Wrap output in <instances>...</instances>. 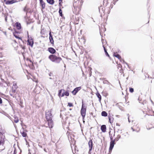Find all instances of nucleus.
I'll use <instances>...</instances> for the list:
<instances>
[{
  "instance_id": "4",
  "label": "nucleus",
  "mask_w": 154,
  "mask_h": 154,
  "mask_svg": "<svg viewBox=\"0 0 154 154\" xmlns=\"http://www.w3.org/2000/svg\"><path fill=\"white\" fill-rule=\"evenodd\" d=\"M28 35V33L27 32ZM34 44L33 39L31 37H29V35H28L27 44L32 47Z\"/></svg>"
},
{
  "instance_id": "10",
  "label": "nucleus",
  "mask_w": 154,
  "mask_h": 154,
  "mask_svg": "<svg viewBox=\"0 0 154 154\" xmlns=\"http://www.w3.org/2000/svg\"><path fill=\"white\" fill-rule=\"evenodd\" d=\"M113 115L112 114H110L109 113L108 115V118L109 122L112 124L113 121Z\"/></svg>"
},
{
  "instance_id": "3",
  "label": "nucleus",
  "mask_w": 154,
  "mask_h": 154,
  "mask_svg": "<svg viewBox=\"0 0 154 154\" xmlns=\"http://www.w3.org/2000/svg\"><path fill=\"white\" fill-rule=\"evenodd\" d=\"M86 108L87 106L84 104L83 101H82V105L80 112L83 119H84L86 115Z\"/></svg>"
},
{
  "instance_id": "60",
  "label": "nucleus",
  "mask_w": 154,
  "mask_h": 154,
  "mask_svg": "<svg viewBox=\"0 0 154 154\" xmlns=\"http://www.w3.org/2000/svg\"><path fill=\"white\" fill-rule=\"evenodd\" d=\"M128 122H130V121L129 119V117H128Z\"/></svg>"
},
{
  "instance_id": "9",
  "label": "nucleus",
  "mask_w": 154,
  "mask_h": 154,
  "mask_svg": "<svg viewBox=\"0 0 154 154\" xmlns=\"http://www.w3.org/2000/svg\"><path fill=\"white\" fill-rule=\"evenodd\" d=\"M116 144L115 142V140L111 141L110 143V146L109 148V151H111L113 149L114 145Z\"/></svg>"
},
{
  "instance_id": "50",
  "label": "nucleus",
  "mask_w": 154,
  "mask_h": 154,
  "mask_svg": "<svg viewBox=\"0 0 154 154\" xmlns=\"http://www.w3.org/2000/svg\"><path fill=\"white\" fill-rule=\"evenodd\" d=\"M131 129L133 131H136L132 127L131 128Z\"/></svg>"
},
{
  "instance_id": "40",
  "label": "nucleus",
  "mask_w": 154,
  "mask_h": 154,
  "mask_svg": "<svg viewBox=\"0 0 154 154\" xmlns=\"http://www.w3.org/2000/svg\"><path fill=\"white\" fill-rule=\"evenodd\" d=\"M16 89L14 88H12V92L13 93H14L16 91Z\"/></svg>"
},
{
  "instance_id": "29",
  "label": "nucleus",
  "mask_w": 154,
  "mask_h": 154,
  "mask_svg": "<svg viewBox=\"0 0 154 154\" xmlns=\"http://www.w3.org/2000/svg\"><path fill=\"white\" fill-rule=\"evenodd\" d=\"M20 133H21L22 136L23 137H26L27 136V134L24 131H23L22 132H21Z\"/></svg>"
},
{
  "instance_id": "54",
  "label": "nucleus",
  "mask_w": 154,
  "mask_h": 154,
  "mask_svg": "<svg viewBox=\"0 0 154 154\" xmlns=\"http://www.w3.org/2000/svg\"><path fill=\"white\" fill-rule=\"evenodd\" d=\"M13 154H16L15 150L14 151V152Z\"/></svg>"
},
{
  "instance_id": "20",
  "label": "nucleus",
  "mask_w": 154,
  "mask_h": 154,
  "mask_svg": "<svg viewBox=\"0 0 154 154\" xmlns=\"http://www.w3.org/2000/svg\"><path fill=\"white\" fill-rule=\"evenodd\" d=\"M47 2L50 5H52L54 3V0H46Z\"/></svg>"
},
{
  "instance_id": "33",
  "label": "nucleus",
  "mask_w": 154,
  "mask_h": 154,
  "mask_svg": "<svg viewBox=\"0 0 154 154\" xmlns=\"http://www.w3.org/2000/svg\"><path fill=\"white\" fill-rule=\"evenodd\" d=\"M29 10V9H27L26 6H25L23 8V11L25 12H26V14L27 13V11Z\"/></svg>"
},
{
  "instance_id": "25",
  "label": "nucleus",
  "mask_w": 154,
  "mask_h": 154,
  "mask_svg": "<svg viewBox=\"0 0 154 154\" xmlns=\"http://www.w3.org/2000/svg\"><path fill=\"white\" fill-rule=\"evenodd\" d=\"M14 122L16 123H18L19 121V120L18 118L16 116H14Z\"/></svg>"
},
{
  "instance_id": "47",
  "label": "nucleus",
  "mask_w": 154,
  "mask_h": 154,
  "mask_svg": "<svg viewBox=\"0 0 154 154\" xmlns=\"http://www.w3.org/2000/svg\"><path fill=\"white\" fill-rule=\"evenodd\" d=\"M2 103V99L0 97V104Z\"/></svg>"
},
{
  "instance_id": "51",
  "label": "nucleus",
  "mask_w": 154,
  "mask_h": 154,
  "mask_svg": "<svg viewBox=\"0 0 154 154\" xmlns=\"http://www.w3.org/2000/svg\"><path fill=\"white\" fill-rule=\"evenodd\" d=\"M116 2H113V1L112 3H113V4H114V5H115V4Z\"/></svg>"
},
{
  "instance_id": "61",
  "label": "nucleus",
  "mask_w": 154,
  "mask_h": 154,
  "mask_svg": "<svg viewBox=\"0 0 154 154\" xmlns=\"http://www.w3.org/2000/svg\"><path fill=\"white\" fill-rule=\"evenodd\" d=\"M3 149H0V152H1Z\"/></svg>"
},
{
  "instance_id": "17",
  "label": "nucleus",
  "mask_w": 154,
  "mask_h": 154,
  "mask_svg": "<svg viewBox=\"0 0 154 154\" xmlns=\"http://www.w3.org/2000/svg\"><path fill=\"white\" fill-rule=\"evenodd\" d=\"M15 25L17 29L18 30L20 29L21 28V25L20 23L17 22L15 23Z\"/></svg>"
},
{
  "instance_id": "23",
  "label": "nucleus",
  "mask_w": 154,
  "mask_h": 154,
  "mask_svg": "<svg viewBox=\"0 0 154 154\" xmlns=\"http://www.w3.org/2000/svg\"><path fill=\"white\" fill-rule=\"evenodd\" d=\"M101 115L102 116L106 117L107 116V113L106 112L103 111L102 112Z\"/></svg>"
},
{
  "instance_id": "8",
  "label": "nucleus",
  "mask_w": 154,
  "mask_h": 154,
  "mask_svg": "<svg viewBox=\"0 0 154 154\" xmlns=\"http://www.w3.org/2000/svg\"><path fill=\"white\" fill-rule=\"evenodd\" d=\"M49 39L50 41V42L51 43V44L53 46H54V42L51 32H50L49 33Z\"/></svg>"
},
{
  "instance_id": "19",
  "label": "nucleus",
  "mask_w": 154,
  "mask_h": 154,
  "mask_svg": "<svg viewBox=\"0 0 154 154\" xmlns=\"http://www.w3.org/2000/svg\"><path fill=\"white\" fill-rule=\"evenodd\" d=\"M96 95L97 97H98V98L99 99V100L100 102H101V96L99 93H98V92H97L96 94Z\"/></svg>"
},
{
  "instance_id": "30",
  "label": "nucleus",
  "mask_w": 154,
  "mask_h": 154,
  "mask_svg": "<svg viewBox=\"0 0 154 154\" xmlns=\"http://www.w3.org/2000/svg\"><path fill=\"white\" fill-rule=\"evenodd\" d=\"M121 138V136L118 134L117 135L116 137L114 140H115V141H118L119 139Z\"/></svg>"
},
{
  "instance_id": "49",
  "label": "nucleus",
  "mask_w": 154,
  "mask_h": 154,
  "mask_svg": "<svg viewBox=\"0 0 154 154\" xmlns=\"http://www.w3.org/2000/svg\"><path fill=\"white\" fill-rule=\"evenodd\" d=\"M3 33L5 35H7L6 32H5V31L3 32Z\"/></svg>"
},
{
  "instance_id": "11",
  "label": "nucleus",
  "mask_w": 154,
  "mask_h": 154,
  "mask_svg": "<svg viewBox=\"0 0 154 154\" xmlns=\"http://www.w3.org/2000/svg\"><path fill=\"white\" fill-rule=\"evenodd\" d=\"M48 51L52 54H53L56 53V50L53 48L50 47L48 48Z\"/></svg>"
},
{
  "instance_id": "16",
  "label": "nucleus",
  "mask_w": 154,
  "mask_h": 154,
  "mask_svg": "<svg viewBox=\"0 0 154 154\" xmlns=\"http://www.w3.org/2000/svg\"><path fill=\"white\" fill-rule=\"evenodd\" d=\"M101 129L103 132H105L106 130V126L105 125H103L101 127Z\"/></svg>"
},
{
  "instance_id": "5",
  "label": "nucleus",
  "mask_w": 154,
  "mask_h": 154,
  "mask_svg": "<svg viewBox=\"0 0 154 154\" xmlns=\"http://www.w3.org/2000/svg\"><path fill=\"white\" fill-rule=\"evenodd\" d=\"M88 145L89 148V151L88 152L89 154H91V151L92 150L93 146V141L92 140H90V141L88 142Z\"/></svg>"
},
{
  "instance_id": "18",
  "label": "nucleus",
  "mask_w": 154,
  "mask_h": 154,
  "mask_svg": "<svg viewBox=\"0 0 154 154\" xmlns=\"http://www.w3.org/2000/svg\"><path fill=\"white\" fill-rule=\"evenodd\" d=\"M79 18L77 16L76 17H75V20L74 21V23L75 24H77L79 23Z\"/></svg>"
},
{
  "instance_id": "26",
  "label": "nucleus",
  "mask_w": 154,
  "mask_h": 154,
  "mask_svg": "<svg viewBox=\"0 0 154 154\" xmlns=\"http://www.w3.org/2000/svg\"><path fill=\"white\" fill-rule=\"evenodd\" d=\"M65 91L64 89H61L59 91L58 93V96L60 97L61 95V94L63 92V91Z\"/></svg>"
},
{
  "instance_id": "56",
  "label": "nucleus",
  "mask_w": 154,
  "mask_h": 154,
  "mask_svg": "<svg viewBox=\"0 0 154 154\" xmlns=\"http://www.w3.org/2000/svg\"><path fill=\"white\" fill-rule=\"evenodd\" d=\"M118 0H114L113 2H117Z\"/></svg>"
},
{
  "instance_id": "36",
  "label": "nucleus",
  "mask_w": 154,
  "mask_h": 154,
  "mask_svg": "<svg viewBox=\"0 0 154 154\" xmlns=\"http://www.w3.org/2000/svg\"><path fill=\"white\" fill-rule=\"evenodd\" d=\"M103 84H108L109 83V82L107 80H104L103 82Z\"/></svg>"
},
{
  "instance_id": "31",
  "label": "nucleus",
  "mask_w": 154,
  "mask_h": 154,
  "mask_svg": "<svg viewBox=\"0 0 154 154\" xmlns=\"http://www.w3.org/2000/svg\"><path fill=\"white\" fill-rule=\"evenodd\" d=\"M5 85H4L3 83L0 82V86L4 87H6L8 86V84L6 82H5Z\"/></svg>"
},
{
  "instance_id": "27",
  "label": "nucleus",
  "mask_w": 154,
  "mask_h": 154,
  "mask_svg": "<svg viewBox=\"0 0 154 154\" xmlns=\"http://www.w3.org/2000/svg\"><path fill=\"white\" fill-rule=\"evenodd\" d=\"M17 88L18 87L17 85V83L15 82H14L12 88H14L15 89H17Z\"/></svg>"
},
{
  "instance_id": "55",
  "label": "nucleus",
  "mask_w": 154,
  "mask_h": 154,
  "mask_svg": "<svg viewBox=\"0 0 154 154\" xmlns=\"http://www.w3.org/2000/svg\"><path fill=\"white\" fill-rule=\"evenodd\" d=\"M116 117H118V118H119V116H119V115H116Z\"/></svg>"
},
{
  "instance_id": "15",
  "label": "nucleus",
  "mask_w": 154,
  "mask_h": 154,
  "mask_svg": "<svg viewBox=\"0 0 154 154\" xmlns=\"http://www.w3.org/2000/svg\"><path fill=\"white\" fill-rule=\"evenodd\" d=\"M64 95H65L66 96H68L69 95V92L68 91H66L65 92V91H64L62 93L61 97H63L64 96Z\"/></svg>"
},
{
  "instance_id": "22",
  "label": "nucleus",
  "mask_w": 154,
  "mask_h": 154,
  "mask_svg": "<svg viewBox=\"0 0 154 154\" xmlns=\"http://www.w3.org/2000/svg\"><path fill=\"white\" fill-rule=\"evenodd\" d=\"M103 48L104 52L105 53L106 55L107 56L109 57V54H108V52H107L106 49V48H105V47L103 45Z\"/></svg>"
},
{
  "instance_id": "37",
  "label": "nucleus",
  "mask_w": 154,
  "mask_h": 154,
  "mask_svg": "<svg viewBox=\"0 0 154 154\" xmlns=\"http://www.w3.org/2000/svg\"><path fill=\"white\" fill-rule=\"evenodd\" d=\"M49 75L50 76H52V77H54V76L53 75H53V73L51 72H50L49 73Z\"/></svg>"
},
{
  "instance_id": "57",
  "label": "nucleus",
  "mask_w": 154,
  "mask_h": 154,
  "mask_svg": "<svg viewBox=\"0 0 154 154\" xmlns=\"http://www.w3.org/2000/svg\"><path fill=\"white\" fill-rule=\"evenodd\" d=\"M110 132H111V131H110L109 132V136L111 135V134H110Z\"/></svg>"
},
{
  "instance_id": "42",
  "label": "nucleus",
  "mask_w": 154,
  "mask_h": 154,
  "mask_svg": "<svg viewBox=\"0 0 154 154\" xmlns=\"http://www.w3.org/2000/svg\"><path fill=\"white\" fill-rule=\"evenodd\" d=\"M110 137L111 141H113L114 140L113 139V138L112 137V135H111L110 136Z\"/></svg>"
},
{
  "instance_id": "41",
  "label": "nucleus",
  "mask_w": 154,
  "mask_h": 154,
  "mask_svg": "<svg viewBox=\"0 0 154 154\" xmlns=\"http://www.w3.org/2000/svg\"><path fill=\"white\" fill-rule=\"evenodd\" d=\"M62 0H59V6H60L61 5V3H62Z\"/></svg>"
},
{
  "instance_id": "34",
  "label": "nucleus",
  "mask_w": 154,
  "mask_h": 154,
  "mask_svg": "<svg viewBox=\"0 0 154 154\" xmlns=\"http://www.w3.org/2000/svg\"><path fill=\"white\" fill-rule=\"evenodd\" d=\"M134 89L133 88H129V91L131 93H133L134 92Z\"/></svg>"
},
{
  "instance_id": "21",
  "label": "nucleus",
  "mask_w": 154,
  "mask_h": 154,
  "mask_svg": "<svg viewBox=\"0 0 154 154\" xmlns=\"http://www.w3.org/2000/svg\"><path fill=\"white\" fill-rule=\"evenodd\" d=\"M5 143V141L4 139L0 137V145H3Z\"/></svg>"
},
{
  "instance_id": "12",
  "label": "nucleus",
  "mask_w": 154,
  "mask_h": 154,
  "mask_svg": "<svg viewBox=\"0 0 154 154\" xmlns=\"http://www.w3.org/2000/svg\"><path fill=\"white\" fill-rule=\"evenodd\" d=\"M99 10L101 14H104L105 12V8L102 6H100L99 8Z\"/></svg>"
},
{
  "instance_id": "64",
  "label": "nucleus",
  "mask_w": 154,
  "mask_h": 154,
  "mask_svg": "<svg viewBox=\"0 0 154 154\" xmlns=\"http://www.w3.org/2000/svg\"><path fill=\"white\" fill-rule=\"evenodd\" d=\"M44 150L45 151H46V149H44Z\"/></svg>"
},
{
  "instance_id": "58",
  "label": "nucleus",
  "mask_w": 154,
  "mask_h": 154,
  "mask_svg": "<svg viewBox=\"0 0 154 154\" xmlns=\"http://www.w3.org/2000/svg\"><path fill=\"white\" fill-rule=\"evenodd\" d=\"M8 117L10 119L11 118V117L10 116H8Z\"/></svg>"
},
{
  "instance_id": "52",
  "label": "nucleus",
  "mask_w": 154,
  "mask_h": 154,
  "mask_svg": "<svg viewBox=\"0 0 154 154\" xmlns=\"http://www.w3.org/2000/svg\"><path fill=\"white\" fill-rule=\"evenodd\" d=\"M150 100H151V103H152L154 105V103H153V102L150 99Z\"/></svg>"
},
{
  "instance_id": "24",
  "label": "nucleus",
  "mask_w": 154,
  "mask_h": 154,
  "mask_svg": "<svg viewBox=\"0 0 154 154\" xmlns=\"http://www.w3.org/2000/svg\"><path fill=\"white\" fill-rule=\"evenodd\" d=\"M114 56L116 57H117L118 58L119 60L121 59V56L118 54H116L115 53H114Z\"/></svg>"
},
{
  "instance_id": "6",
  "label": "nucleus",
  "mask_w": 154,
  "mask_h": 154,
  "mask_svg": "<svg viewBox=\"0 0 154 154\" xmlns=\"http://www.w3.org/2000/svg\"><path fill=\"white\" fill-rule=\"evenodd\" d=\"M4 1L5 2V3L6 5H10L13 4L15 2H17L18 1H17V0H4Z\"/></svg>"
},
{
  "instance_id": "38",
  "label": "nucleus",
  "mask_w": 154,
  "mask_h": 154,
  "mask_svg": "<svg viewBox=\"0 0 154 154\" xmlns=\"http://www.w3.org/2000/svg\"><path fill=\"white\" fill-rule=\"evenodd\" d=\"M20 46L21 48L23 49H24L25 48V46H24L22 45H20Z\"/></svg>"
},
{
  "instance_id": "53",
  "label": "nucleus",
  "mask_w": 154,
  "mask_h": 154,
  "mask_svg": "<svg viewBox=\"0 0 154 154\" xmlns=\"http://www.w3.org/2000/svg\"><path fill=\"white\" fill-rule=\"evenodd\" d=\"M116 125L117 126H120V125H119V124L117 123L116 124Z\"/></svg>"
},
{
  "instance_id": "44",
  "label": "nucleus",
  "mask_w": 154,
  "mask_h": 154,
  "mask_svg": "<svg viewBox=\"0 0 154 154\" xmlns=\"http://www.w3.org/2000/svg\"><path fill=\"white\" fill-rule=\"evenodd\" d=\"M120 131V133H122V130H120L119 129H117V132H119V131Z\"/></svg>"
},
{
  "instance_id": "1",
  "label": "nucleus",
  "mask_w": 154,
  "mask_h": 154,
  "mask_svg": "<svg viewBox=\"0 0 154 154\" xmlns=\"http://www.w3.org/2000/svg\"><path fill=\"white\" fill-rule=\"evenodd\" d=\"M52 109L45 111L46 118L48 122V125L50 128H52L53 126V122L52 120L53 117L51 113Z\"/></svg>"
},
{
  "instance_id": "45",
  "label": "nucleus",
  "mask_w": 154,
  "mask_h": 154,
  "mask_svg": "<svg viewBox=\"0 0 154 154\" xmlns=\"http://www.w3.org/2000/svg\"><path fill=\"white\" fill-rule=\"evenodd\" d=\"M5 20L6 22L7 20V16L5 15Z\"/></svg>"
},
{
  "instance_id": "63",
  "label": "nucleus",
  "mask_w": 154,
  "mask_h": 154,
  "mask_svg": "<svg viewBox=\"0 0 154 154\" xmlns=\"http://www.w3.org/2000/svg\"><path fill=\"white\" fill-rule=\"evenodd\" d=\"M3 83H4V85H5V82Z\"/></svg>"
},
{
  "instance_id": "28",
  "label": "nucleus",
  "mask_w": 154,
  "mask_h": 154,
  "mask_svg": "<svg viewBox=\"0 0 154 154\" xmlns=\"http://www.w3.org/2000/svg\"><path fill=\"white\" fill-rule=\"evenodd\" d=\"M120 60L121 62H122L123 63H125L128 66V67L129 68H130V67H129V65H128V63H126V62H125V60H124L123 59H122L121 58V59H120Z\"/></svg>"
},
{
  "instance_id": "13",
  "label": "nucleus",
  "mask_w": 154,
  "mask_h": 154,
  "mask_svg": "<svg viewBox=\"0 0 154 154\" xmlns=\"http://www.w3.org/2000/svg\"><path fill=\"white\" fill-rule=\"evenodd\" d=\"M18 32L17 31H15V32H13L14 36L16 38H18L19 39H20L22 41V39L21 37H19L18 35H17V34Z\"/></svg>"
},
{
  "instance_id": "2",
  "label": "nucleus",
  "mask_w": 154,
  "mask_h": 154,
  "mask_svg": "<svg viewBox=\"0 0 154 154\" xmlns=\"http://www.w3.org/2000/svg\"><path fill=\"white\" fill-rule=\"evenodd\" d=\"M48 58L52 62L57 63H59L62 60L61 57H57L54 54L50 55L48 57Z\"/></svg>"
},
{
  "instance_id": "35",
  "label": "nucleus",
  "mask_w": 154,
  "mask_h": 154,
  "mask_svg": "<svg viewBox=\"0 0 154 154\" xmlns=\"http://www.w3.org/2000/svg\"><path fill=\"white\" fill-rule=\"evenodd\" d=\"M68 105L69 107H72L73 106V105L72 103H68Z\"/></svg>"
},
{
  "instance_id": "59",
  "label": "nucleus",
  "mask_w": 154,
  "mask_h": 154,
  "mask_svg": "<svg viewBox=\"0 0 154 154\" xmlns=\"http://www.w3.org/2000/svg\"><path fill=\"white\" fill-rule=\"evenodd\" d=\"M64 67L65 68H66V65H65V64H64Z\"/></svg>"
},
{
  "instance_id": "62",
  "label": "nucleus",
  "mask_w": 154,
  "mask_h": 154,
  "mask_svg": "<svg viewBox=\"0 0 154 154\" xmlns=\"http://www.w3.org/2000/svg\"><path fill=\"white\" fill-rule=\"evenodd\" d=\"M115 130H114V133L113 136H115Z\"/></svg>"
},
{
  "instance_id": "48",
  "label": "nucleus",
  "mask_w": 154,
  "mask_h": 154,
  "mask_svg": "<svg viewBox=\"0 0 154 154\" xmlns=\"http://www.w3.org/2000/svg\"><path fill=\"white\" fill-rule=\"evenodd\" d=\"M49 79H54V77H50L49 78Z\"/></svg>"
},
{
  "instance_id": "32",
  "label": "nucleus",
  "mask_w": 154,
  "mask_h": 154,
  "mask_svg": "<svg viewBox=\"0 0 154 154\" xmlns=\"http://www.w3.org/2000/svg\"><path fill=\"white\" fill-rule=\"evenodd\" d=\"M59 14L60 16L61 17H63V14H62V10L60 8H59Z\"/></svg>"
},
{
  "instance_id": "43",
  "label": "nucleus",
  "mask_w": 154,
  "mask_h": 154,
  "mask_svg": "<svg viewBox=\"0 0 154 154\" xmlns=\"http://www.w3.org/2000/svg\"><path fill=\"white\" fill-rule=\"evenodd\" d=\"M45 31V30L44 29H42V30H41V34H43V33H45L44 32Z\"/></svg>"
},
{
  "instance_id": "7",
  "label": "nucleus",
  "mask_w": 154,
  "mask_h": 154,
  "mask_svg": "<svg viewBox=\"0 0 154 154\" xmlns=\"http://www.w3.org/2000/svg\"><path fill=\"white\" fill-rule=\"evenodd\" d=\"M81 87H79L75 88L72 92V93L74 95H75L81 89Z\"/></svg>"
},
{
  "instance_id": "14",
  "label": "nucleus",
  "mask_w": 154,
  "mask_h": 154,
  "mask_svg": "<svg viewBox=\"0 0 154 154\" xmlns=\"http://www.w3.org/2000/svg\"><path fill=\"white\" fill-rule=\"evenodd\" d=\"M40 1V5L41 6L42 9L45 8V3L43 1V0H39Z\"/></svg>"
},
{
  "instance_id": "39",
  "label": "nucleus",
  "mask_w": 154,
  "mask_h": 154,
  "mask_svg": "<svg viewBox=\"0 0 154 154\" xmlns=\"http://www.w3.org/2000/svg\"><path fill=\"white\" fill-rule=\"evenodd\" d=\"M128 132H127L125 134H123L122 135H124V136H126L127 135H128Z\"/></svg>"
},
{
  "instance_id": "46",
  "label": "nucleus",
  "mask_w": 154,
  "mask_h": 154,
  "mask_svg": "<svg viewBox=\"0 0 154 154\" xmlns=\"http://www.w3.org/2000/svg\"><path fill=\"white\" fill-rule=\"evenodd\" d=\"M1 79L2 81V83H5V82H6L3 79H2V78Z\"/></svg>"
}]
</instances>
